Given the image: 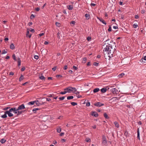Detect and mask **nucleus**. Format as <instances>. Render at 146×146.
<instances>
[{
  "label": "nucleus",
  "instance_id": "0eeeda50",
  "mask_svg": "<svg viewBox=\"0 0 146 146\" xmlns=\"http://www.w3.org/2000/svg\"><path fill=\"white\" fill-rule=\"evenodd\" d=\"M108 89L109 88H108V87H104L103 88L101 89V93H104L106 92L107 89V88Z\"/></svg>",
  "mask_w": 146,
  "mask_h": 146
},
{
  "label": "nucleus",
  "instance_id": "9d476101",
  "mask_svg": "<svg viewBox=\"0 0 146 146\" xmlns=\"http://www.w3.org/2000/svg\"><path fill=\"white\" fill-rule=\"evenodd\" d=\"M91 115L95 117H97L98 115V113L96 111H92L91 113Z\"/></svg>",
  "mask_w": 146,
  "mask_h": 146
},
{
  "label": "nucleus",
  "instance_id": "a19ab883",
  "mask_svg": "<svg viewBox=\"0 0 146 146\" xmlns=\"http://www.w3.org/2000/svg\"><path fill=\"white\" fill-rule=\"evenodd\" d=\"M66 93V92L64 90V92H60V94H64Z\"/></svg>",
  "mask_w": 146,
  "mask_h": 146
},
{
  "label": "nucleus",
  "instance_id": "a18cd8bd",
  "mask_svg": "<svg viewBox=\"0 0 146 146\" xmlns=\"http://www.w3.org/2000/svg\"><path fill=\"white\" fill-rule=\"evenodd\" d=\"M35 17V16L34 15H33V14H32L30 17V18L31 19H32L33 18H34Z\"/></svg>",
  "mask_w": 146,
  "mask_h": 146
},
{
  "label": "nucleus",
  "instance_id": "0e129e2a",
  "mask_svg": "<svg viewBox=\"0 0 146 146\" xmlns=\"http://www.w3.org/2000/svg\"><path fill=\"white\" fill-rule=\"evenodd\" d=\"M14 73H13V72H10L9 73V75H14Z\"/></svg>",
  "mask_w": 146,
  "mask_h": 146
},
{
  "label": "nucleus",
  "instance_id": "412c9836",
  "mask_svg": "<svg viewBox=\"0 0 146 146\" xmlns=\"http://www.w3.org/2000/svg\"><path fill=\"white\" fill-rule=\"evenodd\" d=\"M68 8L69 10H72L73 9V6L72 5H69L68 6Z\"/></svg>",
  "mask_w": 146,
  "mask_h": 146
},
{
  "label": "nucleus",
  "instance_id": "2f4dec72",
  "mask_svg": "<svg viewBox=\"0 0 146 146\" xmlns=\"http://www.w3.org/2000/svg\"><path fill=\"white\" fill-rule=\"evenodd\" d=\"M86 141L87 142H90L91 141L90 139L89 138H86Z\"/></svg>",
  "mask_w": 146,
  "mask_h": 146
},
{
  "label": "nucleus",
  "instance_id": "4c0bfd02",
  "mask_svg": "<svg viewBox=\"0 0 146 146\" xmlns=\"http://www.w3.org/2000/svg\"><path fill=\"white\" fill-rule=\"evenodd\" d=\"M23 112V111H19V110L18 112V114H17V115H19L20 114H21Z\"/></svg>",
  "mask_w": 146,
  "mask_h": 146
},
{
  "label": "nucleus",
  "instance_id": "f704fd0d",
  "mask_svg": "<svg viewBox=\"0 0 146 146\" xmlns=\"http://www.w3.org/2000/svg\"><path fill=\"white\" fill-rule=\"evenodd\" d=\"M101 22H102V23H103L104 25H106V23L105 21H104L103 19H101Z\"/></svg>",
  "mask_w": 146,
  "mask_h": 146
},
{
  "label": "nucleus",
  "instance_id": "2eb2a0df",
  "mask_svg": "<svg viewBox=\"0 0 146 146\" xmlns=\"http://www.w3.org/2000/svg\"><path fill=\"white\" fill-rule=\"evenodd\" d=\"M104 116L106 119H108L109 118V117L108 116V115L106 113H104Z\"/></svg>",
  "mask_w": 146,
  "mask_h": 146
},
{
  "label": "nucleus",
  "instance_id": "37998d69",
  "mask_svg": "<svg viewBox=\"0 0 146 146\" xmlns=\"http://www.w3.org/2000/svg\"><path fill=\"white\" fill-rule=\"evenodd\" d=\"M65 98V97L64 96H63V97H60L59 98V99L60 100H63Z\"/></svg>",
  "mask_w": 146,
  "mask_h": 146
},
{
  "label": "nucleus",
  "instance_id": "7c9ffc66",
  "mask_svg": "<svg viewBox=\"0 0 146 146\" xmlns=\"http://www.w3.org/2000/svg\"><path fill=\"white\" fill-rule=\"evenodd\" d=\"M71 105H72L73 106H75V105H76L77 104V103H76V102H71Z\"/></svg>",
  "mask_w": 146,
  "mask_h": 146
},
{
  "label": "nucleus",
  "instance_id": "bb28decb",
  "mask_svg": "<svg viewBox=\"0 0 146 146\" xmlns=\"http://www.w3.org/2000/svg\"><path fill=\"white\" fill-rule=\"evenodd\" d=\"M133 27L134 28H136L138 26V25L136 23H135L133 25Z\"/></svg>",
  "mask_w": 146,
  "mask_h": 146
},
{
  "label": "nucleus",
  "instance_id": "a211bd4d",
  "mask_svg": "<svg viewBox=\"0 0 146 146\" xmlns=\"http://www.w3.org/2000/svg\"><path fill=\"white\" fill-rule=\"evenodd\" d=\"M100 90V89L99 88H97L94 89L93 90V92L94 93H96L98 92L99 90Z\"/></svg>",
  "mask_w": 146,
  "mask_h": 146
},
{
  "label": "nucleus",
  "instance_id": "6e6d98bb",
  "mask_svg": "<svg viewBox=\"0 0 146 146\" xmlns=\"http://www.w3.org/2000/svg\"><path fill=\"white\" fill-rule=\"evenodd\" d=\"M75 23V21H71V22L70 23V24H74Z\"/></svg>",
  "mask_w": 146,
  "mask_h": 146
},
{
  "label": "nucleus",
  "instance_id": "aec40b11",
  "mask_svg": "<svg viewBox=\"0 0 146 146\" xmlns=\"http://www.w3.org/2000/svg\"><path fill=\"white\" fill-rule=\"evenodd\" d=\"M125 74L124 73H121L119 74L118 76V77L119 78L122 77L123 76H124Z\"/></svg>",
  "mask_w": 146,
  "mask_h": 146
},
{
  "label": "nucleus",
  "instance_id": "20e7f679",
  "mask_svg": "<svg viewBox=\"0 0 146 146\" xmlns=\"http://www.w3.org/2000/svg\"><path fill=\"white\" fill-rule=\"evenodd\" d=\"M111 91L114 96H116L119 94L118 91L115 88H113L111 90Z\"/></svg>",
  "mask_w": 146,
  "mask_h": 146
},
{
  "label": "nucleus",
  "instance_id": "de8ad7c7",
  "mask_svg": "<svg viewBox=\"0 0 146 146\" xmlns=\"http://www.w3.org/2000/svg\"><path fill=\"white\" fill-rule=\"evenodd\" d=\"M111 31V27L110 26L109 29H108V31L109 32Z\"/></svg>",
  "mask_w": 146,
  "mask_h": 146
},
{
  "label": "nucleus",
  "instance_id": "f3484780",
  "mask_svg": "<svg viewBox=\"0 0 146 146\" xmlns=\"http://www.w3.org/2000/svg\"><path fill=\"white\" fill-rule=\"evenodd\" d=\"M24 78L23 77V75L21 74L19 78V80L20 82H21L24 79Z\"/></svg>",
  "mask_w": 146,
  "mask_h": 146
},
{
  "label": "nucleus",
  "instance_id": "5701e85b",
  "mask_svg": "<svg viewBox=\"0 0 146 146\" xmlns=\"http://www.w3.org/2000/svg\"><path fill=\"white\" fill-rule=\"evenodd\" d=\"M35 101V103L36 105H37V106H39L41 104H40L39 103L38 101Z\"/></svg>",
  "mask_w": 146,
  "mask_h": 146
},
{
  "label": "nucleus",
  "instance_id": "6e6552de",
  "mask_svg": "<svg viewBox=\"0 0 146 146\" xmlns=\"http://www.w3.org/2000/svg\"><path fill=\"white\" fill-rule=\"evenodd\" d=\"M25 108L24 105L23 104H22V105L19 106L18 107V110H23Z\"/></svg>",
  "mask_w": 146,
  "mask_h": 146
},
{
  "label": "nucleus",
  "instance_id": "a878e982",
  "mask_svg": "<svg viewBox=\"0 0 146 146\" xmlns=\"http://www.w3.org/2000/svg\"><path fill=\"white\" fill-rule=\"evenodd\" d=\"M54 94H52L49 95L48 97H53L54 96Z\"/></svg>",
  "mask_w": 146,
  "mask_h": 146
},
{
  "label": "nucleus",
  "instance_id": "052dcab7",
  "mask_svg": "<svg viewBox=\"0 0 146 146\" xmlns=\"http://www.w3.org/2000/svg\"><path fill=\"white\" fill-rule=\"evenodd\" d=\"M113 28L114 29H117L118 28V27L117 26H113Z\"/></svg>",
  "mask_w": 146,
  "mask_h": 146
},
{
  "label": "nucleus",
  "instance_id": "f257e3e1",
  "mask_svg": "<svg viewBox=\"0 0 146 146\" xmlns=\"http://www.w3.org/2000/svg\"><path fill=\"white\" fill-rule=\"evenodd\" d=\"M116 47L115 42L108 38L105 40L102 44V48L104 53L112 55Z\"/></svg>",
  "mask_w": 146,
  "mask_h": 146
},
{
  "label": "nucleus",
  "instance_id": "f03ea898",
  "mask_svg": "<svg viewBox=\"0 0 146 146\" xmlns=\"http://www.w3.org/2000/svg\"><path fill=\"white\" fill-rule=\"evenodd\" d=\"M7 114L9 117H11L13 116V115L11 113H10L9 110H7L4 112V114L1 116V117L3 118H5L7 117Z\"/></svg>",
  "mask_w": 146,
  "mask_h": 146
},
{
  "label": "nucleus",
  "instance_id": "e433bc0d",
  "mask_svg": "<svg viewBox=\"0 0 146 146\" xmlns=\"http://www.w3.org/2000/svg\"><path fill=\"white\" fill-rule=\"evenodd\" d=\"M39 110V108H35L33 109V111L34 112H35V111H36L38 110Z\"/></svg>",
  "mask_w": 146,
  "mask_h": 146
},
{
  "label": "nucleus",
  "instance_id": "bf43d9fd",
  "mask_svg": "<svg viewBox=\"0 0 146 146\" xmlns=\"http://www.w3.org/2000/svg\"><path fill=\"white\" fill-rule=\"evenodd\" d=\"M124 134L125 136H127V135H128V133L127 131H125V133H124Z\"/></svg>",
  "mask_w": 146,
  "mask_h": 146
},
{
  "label": "nucleus",
  "instance_id": "8fccbe9b",
  "mask_svg": "<svg viewBox=\"0 0 146 146\" xmlns=\"http://www.w3.org/2000/svg\"><path fill=\"white\" fill-rule=\"evenodd\" d=\"M73 68L76 70H77L78 69V68L76 66H74L73 67Z\"/></svg>",
  "mask_w": 146,
  "mask_h": 146
},
{
  "label": "nucleus",
  "instance_id": "7ed1b4c3",
  "mask_svg": "<svg viewBox=\"0 0 146 146\" xmlns=\"http://www.w3.org/2000/svg\"><path fill=\"white\" fill-rule=\"evenodd\" d=\"M102 143L103 145L107 146L108 145V142L105 136L103 135L102 136Z\"/></svg>",
  "mask_w": 146,
  "mask_h": 146
},
{
  "label": "nucleus",
  "instance_id": "4be33fe9",
  "mask_svg": "<svg viewBox=\"0 0 146 146\" xmlns=\"http://www.w3.org/2000/svg\"><path fill=\"white\" fill-rule=\"evenodd\" d=\"M61 131V129L60 127L57 129V131L58 133H60Z\"/></svg>",
  "mask_w": 146,
  "mask_h": 146
},
{
  "label": "nucleus",
  "instance_id": "393cba45",
  "mask_svg": "<svg viewBox=\"0 0 146 146\" xmlns=\"http://www.w3.org/2000/svg\"><path fill=\"white\" fill-rule=\"evenodd\" d=\"M74 98V97L73 96H68L67 98V99L68 100H70L73 99Z\"/></svg>",
  "mask_w": 146,
  "mask_h": 146
},
{
  "label": "nucleus",
  "instance_id": "09e8293b",
  "mask_svg": "<svg viewBox=\"0 0 146 146\" xmlns=\"http://www.w3.org/2000/svg\"><path fill=\"white\" fill-rule=\"evenodd\" d=\"M68 68V67H67V65H65L64 66V68H63V69L64 70H66Z\"/></svg>",
  "mask_w": 146,
  "mask_h": 146
},
{
  "label": "nucleus",
  "instance_id": "680f3d73",
  "mask_svg": "<svg viewBox=\"0 0 146 146\" xmlns=\"http://www.w3.org/2000/svg\"><path fill=\"white\" fill-rule=\"evenodd\" d=\"M60 33L58 32V33H57V37L59 38H60Z\"/></svg>",
  "mask_w": 146,
  "mask_h": 146
},
{
  "label": "nucleus",
  "instance_id": "423d86ee",
  "mask_svg": "<svg viewBox=\"0 0 146 146\" xmlns=\"http://www.w3.org/2000/svg\"><path fill=\"white\" fill-rule=\"evenodd\" d=\"M71 87H69L66 88H65L64 90L66 92V93L67 92L70 93L72 92V90H71Z\"/></svg>",
  "mask_w": 146,
  "mask_h": 146
},
{
  "label": "nucleus",
  "instance_id": "9b49d317",
  "mask_svg": "<svg viewBox=\"0 0 146 146\" xmlns=\"http://www.w3.org/2000/svg\"><path fill=\"white\" fill-rule=\"evenodd\" d=\"M137 138L138 139L140 140V132H139V128H138L137 129Z\"/></svg>",
  "mask_w": 146,
  "mask_h": 146
},
{
  "label": "nucleus",
  "instance_id": "69168bd1",
  "mask_svg": "<svg viewBox=\"0 0 146 146\" xmlns=\"http://www.w3.org/2000/svg\"><path fill=\"white\" fill-rule=\"evenodd\" d=\"M139 17V16L138 15H136L135 16V18L136 19H138Z\"/></svg>",
  "mask_w": 146,
  "mask_h": 146
},
{
  "label": "nucleus",
  "instance_id": "b1692460",
  "mask_svg": "<svg viewBox=\"0 0 146 146\" xmlns=\"http://www.w3.org/2000/svg\"><path fill=\"white\" fill-rule=\"evenodd\" d=\"M18 66H20L21 65V60L20 58H19L18 59Z\"/></svg>",
  "mask_w": 146,
  "mask_h": 146
},
{
  "label": "nucleus",
  "instance_id": "3c124183",
  "mask_svg": "<svg viewBox=\"0 0 146 146\" xmlns=\"http://www.w3.org/2000/svg\"><path fill=\"white\" fill-rule=\"evenodd\" d=\"M141 12L142 14L144 13L145 12V10H142L141 11Z\"/></svg>",
  "mask_w": 146,
  "mask_h": 146
},
{
  "label": "nucleus",
  "instance_id": "864d4df0",
  "mask_svg": "<svg viewBox=\"0 0 146 146\" xmlns=\"http://www.w3.org/2000/svg\"><path fill=\"white\" fill-rule=\"evenodd\" d=\"M40 9L39 7H37L35 9V10L37 11H39Z\"/></svg>",
  "mask_w": 146,
  "mask_h": 146
},
{
  "label": "nucleus",
  "instance_id": "4468645a",
  "mask_svg": "<svg viewBox=\"0 0 146 146\" xmlns=\"http://www.w3.org/2000/svg\"><path fill=\"white\" fill-rule=\"evenodd\" d=\"M6 141V139H4V138H3V139H1V140L0 142L1 143L3 144V143H4Z\"/></svg>",
  "mask_w": 146,
  "mask_h": 146
},
{
  "label": "nucleus",
  "instance_id": "ea45409f",
  "mask_svg": "<svg viewBox=\"0 0 146 146\" xmlns=\"http://www.w3.org/2000/svg\"><path fill=\"white\" fill-rule=\"evenodd\" d=\"M34 58L35 59L37 60L39 58V56L38 55H35L34 56Z\"/></svg>",
  "mask_w": 146,
  "mask_h": 146
},
{
  "label": "nucleus",
  "instance_id": "ddd939ff",
  "mask_svg": "<svg viewBox=\"0 0 146 146\" xmlns=\"http://www.w3.org/2000/svg\"><path fill=\"white\" fill-rule=\"evenodd\" d=\"M94 105L96 106L100 107V102H98L95 103Z\"/></svg>",
  "mask_w": 146,
  "mask_h": 146
},
{
  "label": "nucleus",
  "instance_id": "4d7b16f0",
  "mask_svg": "<svg viewBox=\"0 0 146 146\" xmlns=\"http://www.w3.org/2000/svg\"><path fill=\"white\" fill-rule=\"evenodd\" d=\"M7 21H3L2 22V23L6 25V23L7 22Z\"/></svg>",
  "mask_w": 146,
  "mask_h": 146
},
{
  "label": "nucleus",
  "instance_id": "473e14b6",
  "mask_svg": "<svg viewBox=\"0 0 146 146\" xmlns=\"http://www.w3.org/2000/svg\"><path fill=\"white\" fill-rule=\"evenodd\" d=\"M87 58L85 57V58H83V61H82V62L83 63H85L86 62V61H87Z\"/></svg>",
  "mask_w": 146,
  "mask_h": 146
},
{
  "label": "nucleus",
  "instance_id": "72a5a7b5",
  "mask_svg": "<svg viewBox=\"0 0 146 146\" xmlns=\"http://www.w3.org/2000/svg\"><path fill=\"white\" fill-rule=\"evenodd\" d=\"M13 58V60L15 61H16L17 59L16 58V56L15 54H13L12 56Z\"/></svg>",
  "mask_w": 146,
  "mask_h": 146
},
{
  "label": "nucleus",
  "instance_id": "c03bdc74",
  "mask_svg": "<svg viewBox=\"0 0 146 146\" xmlns=\"http://www.w3.org/2000/svg\"><path fill=\"white\" fill-rule=\"evenodd\" d=\"M85 16L86 18H88V19L89 17V15L88 14H86L85 15Z\"/></svg>",
  "mask_w": 146,
  "mask_h": 146
},
{
  "label": "nucleus",
  "instance_id": "c85d7f7f",
  "mask_svg": "<svg viewBox=\"0 0 146 146\" xmlns=\"http://www.w3.org/2000/svg\"><path fill=\"white\" fill-rule=\"evenodd\" d=\"M71 90H72V91L76 92V90H77L74 87H71Z\"/></svg>",
  "mask_w": 146,
  "mask_h": 146
},
{
  "label": "nucleus",
  "instance_id": "774afa93",
  "mask_svg": "<svg viewBox=\"0 0 146 146\" xmlns=\"http://www.w3.org/2000/svg\"><path fill=\"white\" fill-rule=\"evenodd\" d=\"M44 35V33H41L40 34H39V35L40 36H43Z\"/></svg>",
  "mask_w": 146,
  "mask_h": 146
},
{
  "label": "nucleus",
  "instance_id": "79ce46f5",
  "mask_svg": "<svg viewBox=\"0 0 146 146\" xmlns=\"http://www.w3.org/2000/svg\"><path fill=\"white\" fill-rule=\"evenodd\" d=\"M10 108L11 107H7L4 108L3 110H6L9 109H10Z\"/></svg>",
  "mask_w": 146,
  "mask_h": 146
},
{
  "label": "nucleus",
  "instance_id": "f8f14e48",
  "mask_svg": "<svg viewBox=\"0 0 146 146\" xmlns=\"http://www.w3.org/2000/svg\"><path fill=\"white\" fill-rule=\"evenodd\" d=\"M114 124H115V126L117 128H119V125L118 123L116 121H114Z\"/></svg>",
  "mask_w": 146,
  "mask_h": 146
},
{
  "label": "nucleus",
  "instance_id": "e2e57ef3",
  "mask_svg": "<svg viewBox=\"0 0 146 146\" xmlns=\"http://www.w3.org/2000/svg\"><path fill=\"white\" fill-rule=\"evenodd\" d=\"M30 31L32 33H34L35 32V30L33 29H31L30 30Z\"/></svg>",
  "mask_w": 146,
  "mask_h": 146
},
{
  "label": "nucleus",
  "instance_id": "6ab92c4d",
  "mask_svg": "<svg viewBox=\"0 0 146 146\" xmlns=\"http://www.w3.org/2000/svg\"><path fill=\"white\" fill-rule=\"evenodd\" d=\"M15 48V46L13 43H12L10 46V48L11 49H13Z\"/></svg>",
  "mask_w": 146,
  "mask_h": 146
},
{
  "label": "nucleus",
  "instance_id": "5fc2aeb1",
  "mask_svg": "<svg viewBox=\"0 0 146 146\" xmlns=\"http://www.w3.org/2000/svg\"><path fill=\"white\" fill-rule=\"evenodd\" d=\"M91 39V37H88L87 38V39L88 41H90V40Z\"/></svg>",
  "mask_w": 146,
  "mask_h": 146
},
{
  "label": "nucleus",
  "instance_id": "338daca9",
  "mask_svg": "<svg viewBox=\"0 0 146 146\" xmlns=\"http://www.w3.org/2000/svg\"><path fill=\"white\" fill-rule=\"evenodd\" d=\"M61 141L62 142H64L66 141V140L63 139H62Z\"/></svg>",
  "mask_w": 146,
  "mask_h": 146
},
{
  "label": "nucleus",
  "instance_id": "c756f323",
  "mask_svg": "<svg viewBox=\"0 0 146 146\" xmlns=\"http://www.w3.org/2000/svg\"><path fill=\"white\" fill-rule=\"evenodd\" d=\"M56 26L58 27H59L60 26V23L56 22L55 23Z\"/></svg>",
  "mask_w": 146,
  "mask_h": 146
},
{
  "label": "nucleus",
  "instance_id": "58836bf2",
  "mask_svg": "<svg viewBox=\"0 0 146 146\" xmlns=\"http://www.w3.org/2000/svg\"><path fill=\"white\" fill-rule=\"evenodd\" d=\"M99 64V63L96 62H95L93 64L95 66H98V65Z\"/></svg>",
  "mask_w": 146,
  "mask_h": 146
},
{
  "label": "nucleus",
  "instance_id": "39448f33",
  "mask_svg": "<svg viewBox=\"0 0 146 146\" xmlns=\"http://www.w3.org/2000/svg\"><path fill=\"white\" fill-rule=\"evenodd\" d=\"M19 110H18V108L16 109L15 108H11L9 110L10 113L13 112L15 114H17Z\"/></svg>",
  "mask_w": 146,
  "mask_h": 146
},
{
  "label": "nucleus",
  "instance_id": "13d9d810",
  "mask_svg": "<svg viewBox=\"0 0 146 146\" xmlns=\"http://www.w3.org/2000/svg\"><path fill=\"white\" fill-rule=\"evenodd\" d=\"M56 68V67H54L52 68V70L54 71H55Z\"/></svg>",
  "mask_w": 146,
  "mask_h": 146
},
{
  "label": "nucleus",
  "instance_id": "49530a36",
  "mask_svg": "<svg viewBox=\"0 0 146 146\" xmlns=\"http://www.w3.org/2000/svg\"><path fill=\"white\" fill-rule=\"evenodd\" d=\"M25 69V67H23L21 69V71L22 72L24 71Z\"/></svg>",
  "mask_w": 146,
  "mask_h": 146
},
{
  "label": "nucleus",
  "instance_id": "c9c22d12",
  "mask_svg": "<svg viewBox=\"0 0 146 146\" xmlns=\"http://www.w3.org/2000/svg\"><path fill=\"white\" fill-rule=\"evenodd\" d=\"M7 50H4L1 53V54H6V53H7Z\"/></svg>",
  "mask_w": 146,
  "mask_h": 146
},
{
  "label": "nucleus",
  "instance_id": "dca6fc26",
  "mask_svg": "<svg viewBox=\"0 0 146 146\" xmlns=\"http://www.w3.org/2000/svg\"><path fill=\"white\" fill-rule=\"evenodd\" d=\"M35 102V101H32L30 102H29L28 103V104L29 105H34Z\"/></svg>",
  "mask_w": 146,
  "mask_h": 146
},
{
  "label": "nucleus",
  "instance_id": "603ef678",
  "mask_svg": "<svg viewBox=\"0 0 146 146\" xmlns=\"http://www.w3.org/2000/svg\"><path fill=\"white\" fill-rule=\"evenodd\" d=\"M86 106H89L90 105V102L87 103L86 104Z\"/></svg>",
  "mask_w": 146,
  "mask_h": 146
},
{
  "label": "nucleus",
  "instance_id": "1a4fd4ad",
  "mask_svg": "<svg viewBox=\"0 0 146 146\" xmlns=\"http://www.w3.org/2000/svg\"><path fill=\"white\" fill-rule=\"evenodd\" d=\"M32 35L29 34V30L28 29H27V33L26 34V37H27L31 38Z\"/></svg>",
  "mask_w": 146,
  "mask_h": 146
},
{
  "label": "nucleus",
  "instance_id": "cd10ccee",
  "mask_svg": "<svg viewBox=\"0 0 146 146\" xmlns=\"http://www.w3.org/2000/svg\"><path fill=\"white\" fill-rule=\"evenodd\" d=\"M39 78L42 80H44L45 79V78L42 75L39 77Z\"/></svg>",
  "mask_w": 146,
  "mask_h": 146
}]
</instances>
